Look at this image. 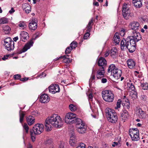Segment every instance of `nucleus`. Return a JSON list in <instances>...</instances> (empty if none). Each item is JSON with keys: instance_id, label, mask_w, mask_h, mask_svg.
<instances>
[{"instance_id": "f257e3e1", "label": "nucleus", "mask_w": 148, "mask_h": 148, "mask_svg": "<svg viewBox=\"0 0 148 148\" xmlns=\"http://www.w3.org/2000/svg\"><path fill=\"white\" fill-rule=\"evenodd\" d=\"M45 124L46 130L49 131L51 130L52 126L60 128L63 125V122L60 116L57 114H53L46 119Z\"/></svg>"}, {"instance_id": "f03ea898", "label": "nucleus", "mask_w": 148, "mask_h": 148, "mask_svg": "<svg viewBox=\"0 0 148 148\" xmlns=\"http://www.w3.org/2000/svg\"><path fill=\"white\" fill-rule=\"evenodd\" d=\"M132 42L129 37L125 39H123L121 42V49L124 50L127 49L129 51L132 53L136 49L135 45L132 44Z\"/></svg>"}, {"instance_id": "7ed1b4c3", "label": "nucleus", "mask_w": 148, "mask_h": 148, "mask_svg": "<svg viewBox=\"0 0 148 148\" xmlns=\"http://www.w3.org/2000/svg\"><path fill=\"white\" fill-rule=\"evenodd\" d=\"M105 113L108 120L112 123H115L117 121L116 114L113 110L108 108L105 110Z\"/></svg>"}, {"instance_id": "20e7f679", "label": "nucleus", "mask_w": 148, "mask_h": 148, "mask_svg": "<svg viewBox=\"0 0 148 148\" xmlns=\"http://www.w3.org/2000/svg\"><path fill=\"white\" fill-rule=\"evenodd\" d=\"M108 72V73L111 72V75L116 79L119 78L122 74L121 70L118 69L113 64H111L109 66Z\"/></svg>"}, {"instance_id": "39448f33", "label": "nucleus", "mask_w": 148, "mask_h": 148, "mask_svg": "<svg viewBox=\"0 0 148 148\" xmlns=\"http://www.w3.org/2000/svg\"><path fill=\"white\" fill-rule=\"evenodd\" d=\"M102 95L103 99L106 101L110 102L113 101L114 95L111 91L109 90L103 91Z\"/></svg>"}, {"instance_id": "423d86ee", "label": "nucleus", "mask_w": 148, "mask_h": 148, "mask_svg": "<svg viewBox=\"0 0 148 148\" xmlns=\"http://www.w3.org/2000/svg\"><path fill=\"white\" fill-rule=\"evenodd\" d=\"M129 5L125 3L122 8V14L123 17L126 19L129 18L133 16V14L130 12Z\"/></svg>"}, {"instance_id": "0eeeda50", "label": "nucleus", "mask_w": 148, "mask_h": 148, "mask_svg": "<svg viewBox=\"0 0 148 148\" xmlns=\"http://www.w3.org/2000/svg\"><path fill=\"white\" fill-rule=\"evenodd\" d=\"M130 39L133 45H135L136 47V42L138 41L141 39V36L140 33L137 31H133L131 35L128 36Z\"/></svg>"}, {"instance_id": "6e6552de", "label": "nucleus", "mask_w": 148, "mask_h": 148, "mask_svg": "<svg viewBox=\"0 0 148 148\" xmlns=\"http://www.w3.org/2000/svg\"><path fill=\"white\" fill-rule=\"evenodd\" d=\"M129 135L132 141H137L140 139L139 131L137 128H132L129 130Z\"/></svg>"}, {"instance_id": "1a4fd4ad", "label": "nucleus", "mask_w": 148, "mask_h": 148, "mask_svg": "<svg viewBox=\"0 0 148 148\" xmlns=\"http://www.w3.org/2000/svg\"><path fill=\"white\" fill-rule=\"evenodd\" d=\"M76 114L72 112H69L66 114L65 116L64 121L67 124H71L74 123V119L76 118Z\"/></svg>"}, {"instance_id": "9d476101", "label": "nucleus", "mask_w": 148, "mask_h": 148, "mask_svg": "<svg viewBox=\"0 0 148 148\" xmlns=\"http://www.w3.org/2000/svg\"><path fill=\"white\" fill-rule=\"evenodd\" d=\"M5 46V48L9 51H11L14 49V42L11 40L10 37L5 38L4 40Z\"/></svg>"}, {"instance_id": "9b49d317", "label": "nucleus", "mask_w": 148, "mask_h": 148, "mask_svg": "<svg viewBox=\"0 0 148 148\" xmlns=\"http://www.w3.org/2000/svg\"><path fill=\"white\" fill-rule=\"evenodd\" d=\"M32 131L35 134H40L44 131V125L42 124H37L33 127Z\"/></svg>"}, {"instance_id": "f8f14e48", "label": "nucleus", "mask_w": 148, "mask_h": 148, "mask_svg": "<svg viewBox=\"0 0 148 148\" xmlns=\"http://www.w3.org/2000/svg\"><path fill=\"white\" fill-rule=\"evenodd\" d=\"M48 88L49 92L53 94L59 92L60 90L58 84H51L49 86Z\"/></svg>"}, {"instance_id": "ddd939ff", "label": "nucleus", "mask_w": 148, "mask_h": 148, "mask_svg": "<svg viewBox=\"0 0 148 148\" xmlns=\"http://www.w3.org/2000/svg\"><path fill=\"white\" fill-rule=\"evenodd\" d=\"M105 73V71L104 67H100L97 71V78L98 79H100L103 77Z\"/></svg>"}, {"instance_id": "4468645a", "label": "nucleus", "mask_w": 148, "mask_h": 148, "mask_svg": "<svg viewBox=\"0 0 148 148\" xmlns=\"http://www.w3.org/2000/svg\"><path fill=\"white\" fill-rule=\"evenodd\" d=\"M121 118L122 121L125 122L128 118L129 116L128 112L123 108L121 113Z\"/></svg>"}, {"instance_id": "2eb2a0df", "label": "nucleus", "mask_w": 148, "mask_h": 148, "mask_svg": "<svg viewBox=\"0 0 148 148\" xmlns=\"http://www.w3.org/2000/svg\"><path fill=\"white\" fill-rule=\"evenodd\" d=\"M76 128L77 131L80 134H83L86 132V127L85 123L81 124L79 126L76 127Z\"/></svg>"}, {"instance_id": "dca6fc26", "label": "nucleus", "mask_w": 148, "mask_h": 148, "mask_svg": "<svg viewBox=\"0 0 148 148\" xmlns=\"http://www.w3.org/2000/svg\"><path fill=\"white\" fill-rule=\"evenodd\" d=\"M140 24L139 23L137 22L133 21L130 23L129 25L130 27L133 31H136L139 29Z\"/></svg>"}, {"instance_id": "f3484780", "label": "nucleus", "mask_w": 148, "mask_h": 148, "mask_svg": "<svg viewBox=\"0 0 148 148\" xmlns=\"http://www.w3.org/2000/svg\"><path fill=\"white\" fill-rule=\"evenodd\" d=\"M34 42L32 40H31L28 41L27 43L25 45L23 48L21 50V53L24 52L26 51L28 49L33 46Z\"/></svg>"}, {"instance_id": "a211bd4d", "label": "nucleus", "mask_w": 148, "mask_h": 148, "mask_svg": "<svg viewBox=\"0 0 148 148\" xmlns=\"http://www.w3.org/2000/svg\"><path fill=\"white\" fill-rule=\"evenodd\" d=\"M50 100V97L47 94H44L40 96V101L42 103H47Z\"/></svg>"}, {"instance_id": "6ab92c4d", "label": "nucleus", "mask_w": 148, "mask_h": 148, "mask_svg": "<svg viewBox=\"0 0 148 148\" xmlns=\"http://www.w3.org/2000/svg\"><path fill=\"white\" fill-rule=\"evenodd\" d=\"M98 64L100 67H104L106 65L107 61L104 58H101L98 59Z\"/></svg>"}, {"instance_id": "aec40b11", "label": "nucleus", "mask_w": 148, "mask_h": 148, "mask_svg": "<svg viewBox=\"0 0 148 148\" xmlns=\"http://www.w3.org/2000/svg\"><path fill=\"white\" fill-rule=\"evenodd\" d=\"M22 8L25 10L27 13H29L31 11V7L29 4L27 3H25L22 5Z\"/></svg>"}, {"instance_id": "412c9836", "label": "nucleus", "mask_w": 148, "mask_h": 148, "mask_svg": "<svg viewBox=\"0 0 148 148\" xmlns=\"http://www.w3.org/2000/svg\"><path fill=\"white\" fill-rule=\"evenodd\" d=\"M27 123L29 125H31L35 123V118L32 116H29L26 117Z\"/></svg>"}, {"instance_id": "4be33fe9", "label": "nucleus", "mask_w": 148, "mask_h": 148, "mask_svg": "<svg viewBox=\"0 0 148 148\" xmlns=\"http://www.w3.org/2000/svg\"><path fill=\"white\" fill-rule=\"evenodd\" d=\"M137 114L140 118L142 119L146 118V114L142 109L139 108L137 110Z\"/></svg>"}, {"instance_id": "5701e85b", "label": "nucleus", "mask_w": 148, "mask_h": 148, "mask_svg": "<svg viewBox=\"0 0 148 148\" xmlns=\"http://www.w3.org/2000/svg\"><path fill=\"white\" fill-rule=\"evenodd\" d=\"M29 27L31 30H35L37 28V24L35 21L32 20L29 23Z\"/></svg>"}, {"instance_id": "b1692460", "label": "nucleus", "mask_w": 148, "mask_h": 148, "mask_svg": "<svg viewBox=\"0 0 148 148\" xmlns=\"http://www.w3.org/2000/svg\"><path fill=\"white\" fill-rule=\"evenodd\" d=\"M21 40L23 41H25V40H27L29 38L28 34L25 32H21L20 34Z\"/></svg>"}, {"instance_id": "393cba45", "label": "nucleus", "mask_w": 148, "mask_h": 148, "mask_svg": "<svg viewBox=\"0 0 148 148\" xmlns=\"http://www.w3.org/2000/svg\"><path fill=\"white\" fill-rule=\"evenodd\" d=\"M127 64L128 67L131 69H133L135 66V61L132 59H129L127 61Z\"/></svg>"}, {"instance_id": "a878e982", "label": "nucleus", "mask_w": 148, "mask_h": 148, "mask_svg": "<svg viewBox=\"0 0 148 148\" xmlns=\"http://www.w3.org/2000/svg\"><path fill=\"white\" fill-rule=\"evenodd\" d=\"M76 142V136L75 134H72L70 138L69 143L71 146H74Z\"/></svg>"}, {"instance_id": "bb28decb", "label": "nucleus", "mask_w": 148, "mask_h": 148, "mask_svg": "<svg viewBox=\"0 0 148 148\" xmlns=\"http://www.w3.org/2000/svg\"><path fill=\"white\" fill-rule=\"evenodd\" d=\"M143 0H132L133 3L134 5L136 8H139L142 5V2Z\"/></svg>"}, {"instance_id": "cd10ccee", "label": "nucleus", "mask_w": 148, "mask_h": 148, "mask_svg": "<svg viewBox=\"0 0 148 148\" xmlns=\"http://www.w3.org/2000/svg\"><path fill=\"white\" fill-rule=\"evenodd\" d=\"M114 42L117 44H118L120 41V37L119 34L116 33L114 35L113 38Z\"/></svg>"}, {"instance_id": "c85d7f7f", "label": "nucleus", "mask_w": 148, "mask_h": 148, "mask_svg": "<svg viewBox=\"0 0 148 148\" xmlns=\"http://www.w3.org/2000/svg\"><path fill=\"white\" fill-rule=\"evenodd\" d=\"M69 56L68 55H65L63 56H61L58 59L63 58V62L64 63H70L72 60L70 59L69 58H68Z\"/></svg>"}, {"instance_id": "c756f323", "label": "nucleus", "mask_w": 148, "mask_h": 148, "mask_svg": "<svg viewBox=\"0 0 148 148\" xmlns=\"http://www.w3.org/2000/svg\"><path fill=\"white\" fill-rule=\"evenodd\" d=\"M74 122L76 125V127L79 126L81 124H83L84 123L82 121V120L79 118H76L74 119Z\"/></svg>"}, {"instance_id": "7c9ffc66", "label": "nucleus", "mask_w": 148, "mask_h": 148, "mask_svg": "<svg viewBox=\"0 0 148 148\" xmlns=\"http://www.w3.org/2000/svg\"><path fill=\"white\" fill-rule=\"evenodd\" d=\"M117 52V49L115 48H113L111 50L110 55L113 58L116 57V53Z\"/></svg>"}, {"instance_id": "2f4dec72", "label": "nucleus", "mask_w": 148, "mask_h": 148, "mask_svg": "<svg viewBox=\"0 0 148 148\" xmlns=\"http://www.w3.org/2000/svg\"><path fill=\"white\" fill-rule=\"evenodd\" d=\"M45 143L46 146L49 147V148H53V147L52 141L51 140H47L45 142Z\"/></svg>"}, {"instance_id": "473e14b6", "label": "nucleus", "mask_w": 148, "mask_h": 148, "mask_svg": "<svg viewBox=\"0 0 148 148\" xmlns=\"http://www.w3.org/2000/svg\"><path fill=\"white\" fill-rule=\"evenodd\" d=\"M19 114L20 116V121L21 123H22L25 115V112L20 110L19 112Z\"/></svg>"}, {"instance_id": "72a5a7b5", "label": "nucleus", "mask_w": 148, "mask_h": 148, "mask_svg": "<svg viewBox=\"0 0 148 148\" xmlns=\"http://www.w3.org/2000/svg\"><path fill=\"white\" fill-rule=\"evenodd\" d=\"M127 87L130 90H131L132 91V92L136 90L135 89L133 83H128Z\"/></svg>"}, {"instance_id": "f704fd0d", "label": "nucleus", "mask_w": 148, "mask_h": 148, "mask_svg": "<svg viewBox=\"0 0 148 148\" xmlns=\"http://www.w3.org/2000/svg\"><path fill=\"white\" fill-rule=\"evenodd\" d=\"M8 21V18L5 17L1 18H0V24L7 23Z\"/></svg>"}, {"instance_id": "c9c22d12", "label": "nucleus", "mask_w": 148, "mask_h": 148, "mask_svg": "<svg viewBox=\"0 0 148 148\" xmlns=\"http://www.w3.org/2000/svg\"><path fill=\"white\" fill-rule=\"evenodd\" d=\"M18 25L20 27V28L21 29H23L26 27L25 22L23 21H20L18 23Z\"/></svg>"}, {"instance_id": "e433bc0d", "label": "nucleus", "mask_w": 148, "mask_h": 148, "mask_svg": "<svg viewBox=\"0 0 148 148\" xmlns=\"http://www.w3.org/2000/svg\"><path fill=\"white\" fill-rule=\"evenodd\" d=\"M93 19H92L90 21L87 26V31L88 32H90V29L92 28V23L93 22Z\"/></svg>"}, {"instance_id": "4c0bfd02", "label": "nucleus", "mask_w": 148, "mask_h": 148, "mask_svg": "<svg viewBox=\"0 0 148 148\" xmlns=\"http://www.w3.org/2000/svg\"><path fill=\"white\" fill-rule=\"evenodd\" d=\"M69 108L72 112L75 111L77 109L76 106L73 104H71L69 105Z\"/></svg>"}, {"instance_id": "58836bf2", "label": "nucleus", "mask_w": 148, "mask_h": 148, "mask_svg": "<svg viewBox=\"0 0 148 148\" xmlns=\"http://www.w3.org/2000/svg\"><path fill=\"white\" fill-rule=\"evenodd\" d=\"M140 87L144 90H147L148 89V84L147 83H141Z\"/></svg>"}, {"instance_id": "ea45409f", "label": "nucleus", "mask_w": 148, "mask_h": 148, "mask_svg": "<svg viewBox=\"0 0 148 148\" xmlns=\"http://www.w3.org/2000/svg\"><path fill=\"white\" fill-rule=\"evenodd\" d=\"M132 97L133 98V100L136 99L138 98V93L136 90L132 92Z\"/></svg>"}, {"instance_id": "a19ab883", "label": "nucleus", "mask_w": 148, "mask_h": 148, "mask_svg": "<svg viewBox=\"0 0 148 148\" xmlns=\"http://www.w3.org/2000/svg\"><path fill=\"white\" fill-rule=\"evenodd\" d=\"M3 30L6 33H8L11 30L10 27L8 25L5 26L3 27Z\"/></svg>"}, {"instance_id": "79ce46f5", "label": "nucleus", "mask_w": 148, "mask_h": 148, "mask_svg": "<svg viewBox=\"0 0 148 148\" xmlns=\"http://www.w3.org/2000/svg\"><path fill=\"white\" fill-rule=\"evenodd\" d=\"M73 49L71 48V47L70 46V47H68L65 51V53L66 54H68L70 53L72 50Z\"/></svg>"}, {"instance_id": "37998d69", "label": "nucleus", "mask_w": 148, "mask_h": 148, "mask_svg": "<svg viewBox=\"0 0 148 148\" xmlns=\"http://www.w3.org/2000/svg\"><path fill=\"white\" fill-rule=\"evenodd\" d=\"M77 44L76 42L73 41L70 44V46L73 49H75L77 47Z\"/></svg>"}, {"instance_id": "c03bdc74", "label": "nucleus", "mask_w": 148, "mask_h": 148, "mask_svg": "<svg viewBox=\"0 0 148 148\" xmlns=\"http://www.w3.org/2000/svg\"><path fill=\"white\" fill-rule=\"evenodd\" d=\"M23 128L25 130L26 133H27L29 130V127L27 125L26 123H24L23 125Z\"/></svg>"}, {"instance_id": "a18cd8bd", "label": "nucleus", "mask_w": 148, "mask_h": 148, "mask_svg": "<svg viewBox=\"0 0 148 148\" xmlns=\"http://www.w3.org/2000/svg\"><path fill=\"white\" fill-rule=\"evenodd\" d=\"M88 32L87 30V32L84 35V38L85 39H86L88 38L89 37L90 34L89 33V32Z\"/></svg>"}, {"instance_id": "49530a36", "label": "nucleus", "mask_w": 148, "mask_h": 148, "mask_svg": "<svg viewBox=\"0 0 148 148\" xmlns=\"http://www.w3.org/2000/svg\"><path fill=\"white\" fill-rule=\"evenodd\" d=\"M121 100H118L117 102L116 106L115 108L116 109H117L118 108H119L121 106Z\"/></svg>"}, {"instance_id": "de8ad7c7", "label": "nucleus", "mask_w": 148, "mask_h": 148, "mask_svg": "<svg viewBox=\"0 0 148 148\" xmlns=\"http://www.w3.org/2000/svg\"><path fill=\"white\" fill-rule=\"evenodd\" d=\"M147 98V96L145 95H142L140 97V98L142 101H145Z\"/></svg>"}, {"instance_id": "09e8293b", "label": "nucleus", "mask_w": 148, "mask_h": 148, "mask_svg": "<svg viewBox=\"0 0 148 148\" xmlns=\"http://www.w3.org/2000/svg\"><path fill=\"white\" fill-rule=\"evenodd\" d=\"M85 145L83 143H80L78 146L77 147V148H86Z\"/></svg>"}, {"instance_id": "8fccbe9b", "label": "nucleus", "mask_w": 148, "mask_h": 148, "mask_svg": "<svg viewBox=\"0 0 148 148\" xmlns=\"http://www.w3.org/2000/svg\"><path fill=\"white\" fill-rule=\"evenodd\" d=\"M32 114L35 116H38L40 114V113L38 111H34L32 112Z\"/></svg>"}, {"instance_id": "3c124183", "label": "nucleus", "mask_w": 148, "mask_h": 148, "mask_svg": "<svg viewBox=\"0 0 148 148\" xmlns=\"http://www.w3.org/2000/svg\"><path fill=\"white\" fill-rule=\"evenodd\" d=\"M21 77V76L20 75L17 74L14 76V78L15 79H18Z\"/></svg>"}, {"instance_id": "603ef678", "label": "nucleus", "mask_w": 148, "mask_h": 148, "mask_svg": "<svg viewBox=\"0 0 148 148\" xmlns=\"http://www.w3.org/2000/svg\"><path fill=\"white\" fill-rule=\"evenodd\" d=\"M119 144L120 143L119 141L118 142H114L113 143L112 145L113 147H115Z\"/></svg>"}, {"instance_id": "864d4df0", "label": "nucleus", "mask_w": 148, "mask_h": 148, "mask_svg": "<svg viewBox=\"0 0 148 148\" xmlns=\"http://www.w3.org/2000/svg\"><path fill=\"white\" fill-rule=\"evenodd\" d=\"M10 56V55H7L6 56H4L2 58V60H6Z\"/></svg>"}, {"instance_id": "5fc2aeb1", "label": "nucleus", "mask_w": 148, "mask_h": 148, "mask_svg": "<svg viewBox=\"0 0 148 148\" xmlns=\"http://www.w3.org/2000/svg\"><path fill=\"white\" fill-rule=\"evenodd\" d=\"M28 79V78L23 77L20 79V80L22 81H27Z\"/></svg>"}, {"instance_id": "6e6d98bb", "label": "nucleus", "mask_w": 148, "mask_h": 148, "mask_svg": "<svg viewBox=\"0 0 148 148\" xmlns=\"http://www.w3.org/2000/svg\"><path fill=\"white\" fill-rule=\"evenodd\" d=\"M101 82L103 83H106L107 81V79L105 78H102L101 79Z\"/></svg>"}, {"instance_id": "4d7b16f0", "label": "nucleus", "mask_w": 148, "mask_h": 148, "mask_svg": "<svg viewBox=\"0 0 148 148\" xmlns=\"http://www.w3.org/2000/svg\"><path fill=\"white\" fill-rule=\"evenodd\" d=\"M15 12V10L14 9V8H11V10L9 11V13L10 14H12Z\"/></svg>"}, {"instance_id": "13d9d810", "label": "nucleus", "mask_w": 148, "mask_h": 148, "mask_svg": "<svg viewBox=\"0 0 148 148\" xmlns=\"http://www.w3.org/2000/svg\"><path fill=\"white\" fill-rule=\"evenodd\" d=\"M88 98V99L89 100H90L91 99V100L92 99V95L91 94H90L89 95Z\"/></svg>"}, {"instance_id": "bf43d9fd", "label": "nucleus", "mask_w": 148, "mask_h": 148, "mask_svg": "<svg viewBox=\"0 0 148 148\" xmlns=\"http://www.w3.org/2000/svg\"><path fill=\"white\" fill-rule=\"evenodd\" d=\"M93 4L94 5L97 6H99V3L98 2H94Z\"/></svg>"}, {"instance_id": "052dcab7", "label": "nucleus", "mask_w": 148, "mask_h": 148, "mask_svg": "<svg viewBox=\"0 0 148 148\" xmlns=\"http://www.w3.org/2000/svg\"><path fill=\"white\" fill-rule=\"evenodd\" d=\"M28 148H32V145L30 143H29L28 145Z\"/></svg>"}, {"instance_id": "680f3d73", "label": "nucleus", "mask_w": 148, "mask_h": 148, "mask_svg": "<svg viewBox=\"0 0 148 148\" xmlns=\"http://www.w3.org/2000/svg\"><path fill=\"white\" fill-rule=\"evenodd\" d=\"M18 39V37H14L13 38V40L14 41L16 42Z\"/></svg>"}, {"instance_id": "e2e57ef3", "label": "nucleus", "mask_w": 148, "mask_h": 148, "mask_svg": "<svg viewBox=\"0 0 148 148\" xmlns=\"http://www.w3.org/2000/svg\"><path fill=\"white\" fill-rule=\"evenodd\" d=\"M109 55V53L108 52H106L104 54V56L105 57H107Z\"/></svg>"}, {"instance_id": "0e129e2a", "label": "nucleus", "mask_w": 148, "mask_h": 148, "mask_svg": "<svg viewBox=\"0 0 148 148\" xmlns=\"http://www.w3.org/2000/svg\"><path fill=\"white\" fill-rule=\"evenodd\" d=\"M59 148H64V146L62 143H61L59 146Z\"/></svg>"}, {"instance_id": "69168bd1", "label": "nucleus", "mask_w": 148, "mask_h": 148, "mask_svg": "<svg viewBox=\"0 0 148 148\" xmlns=\"http://www.w3.org/2000/svg\"><path fill=\"white\" fill-rule=\"evenodd\" d=\"M95 77L94 75H92L91 76V79L92 80H93L95 79Z\"/></svg>"}, {"instance_id": "338daca9", "label": "nucleus", "mask_w": 148, "mask_h": 148, "mask_svg": "<svg viewBox=\"0 0 148 148\" xmlns=\"http://www.w3.org/2000/svg\"><path fill=\"white\" fill-rule=\"evenodd\" d=\"M32 139L33 142H34L35 139V138L33 136H32L31 137Z\"/></svg>"}, {"instance_id": "774afa93", "label": "nucleus", "mask_w": 148, "mask_h": 148, "mask_svg": "<svg viewBox=\"0 0 148 148\" xmlns=\"http://www.w3.org/2000/svg\"><path fill=\"white\" fill-rule=\"evenodd\" d=\"M126 107L127 109H129L130 108V106L129 104H127L126 106Z\"/></svg>"}]
</instances>
